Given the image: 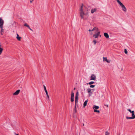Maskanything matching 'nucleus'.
Listing matches in <instances>:
<instances>
[{"mask_svg": "<svg viewBox=\"0 0 135 135\" xmlns=\"http://www.w3.org/2000/svg\"><path fill=\"white\" fill-rule=\"evenodd\" d=\"M79 14L81 19L84 20L88 19L89 16L88 9L83 4H82L79 8Z\"/></svg>", "mask_w": 135, "mask_h": 135, "instance_id": "f257e3e1", "label": "nucleus"}, {"mask_svg": "<svg viewBox=\"0 0 135 135\" xmlns=\"http://www.w3.org/2000/svg\"><path fill=\"white\" fill-rule=\"evenodd\" d=\"M117 2L121 7L122 11L124 12H126L127 9L125 6L120 2L119 0H116Z\"/></svg>", "mask_w": 135, "mask_h": 135, "instance_id": "f03ea898", "label": "nucleus"}, {"mask_svg": "<svg viewBox=\"0 0 135 135\" xmlns=\"http://www.w3.org/2000/svg\"><path fill=\"white\" fill-rule=\"evenodd\" d=\"M98 28L96 27H94L91 30L89 29L88 31L89 32V34L90 35H92L93 34V31H94V33H96V32L98 31Z\"/></svg>", "mask_w": 135, "mask_h": 135, "instance_id": "7ed1b4c3", "label": "nucleus"}, {"mask_svg": "<svg viewBox=\"0 0 135 135\" xmlns=\"http://www.w3.org/2000/svg\"><path fill=\"white\" fill-rule=\"evenodd\" d=\"M95 34H93V36L95 37L96 38H98V37L99 35V34L100 33V31H99L98 28V31L96 32V33H94Z\"/></svg>", "mask_w": 135, "mask_h": 135, "instance_id": "20e7f679", "label": "nucleus"}, {"mask_svg": "<svg viewBox=\"0 0 135 135\" xmlns=\"http://www.w3.org/2000/svg\"><path fill=\"white\" fill-rule=\"evenodd\" d=\"M91 90H94V89H91L90 88H88L87 89V91L88 93H89V97L91 96L92 94V92H91Z\"/></svg>", "mask_w": 135, "mask_h": 135, "instance_id": "39448f33", "label": "nucleus"}, {"mask_svg": "<svg viewBox=\"0 0 135 135\" xmlns=\"http://www.w3.org/2000/svg\"><path fill=\"white\" fill-rule=\"evenodd\" d=\"M74 94L73 91L71 92V101L72 102H73L74 101Z\"/></svg>", "mask_w": 135, "mask_h": 135, "instance_id": "423d86ee", "label": "nucleus"}, {"mask_svg": "<svg viewBox=\"0 0 135 135\" xmlns=\"http://www.w3.org/2000/svg\"><path fill=\"white\" fill-rule=\"evenodd\" d=\"M91 80H95L96 79V76L94 74H92L91 76Z\"/></svg>", "mask_w": 135, "mask_h": 135, "instance_id": "0eeeda50", "label": "nucleus"}, {"mask_svg": "<svg viewBox=\"0 0 135 135\" xmlns=\"http://www.w3.org/2000/svg\"><path fill=\"white\" fill-rule=\"evenodd\" d=\"M78 93L77 92L76 94L75 97V104L76 103L78 102Z\"/></svg>", "mask_w": 135, "mask_h": 135, "instance_id": "6e6552de", "label": "nucleus"}, {"mask_svg": "<svg viewBox=\"0 0 135 135\" xmlns=\"http://www.w3.org/2000/svg\"><path fill=\"white\" fill-rule=\"evenodd\" d=\"M97 9L96 8H93L91 10V13L93 14L95 12H96L97 11Z\"/></svg>", "mask_w": 135, "mask_h": 135, "instance_id": "1a4fd4ad", "label": "nucleus"}, {"mask_svg": "<svg viewBox=\"0 0 135 135\" xmlns=\"http://www.w3.org/2000/svg\"><path fill=\"white\" fill-rule=\"evenodd\" d=\"M20 90H17L13 94L14 95H18L20 93Z\"/></svg>", "mask_w": 135, "mask_h": 135, "instance_id": "9d476101", "label": "nucleus"}, {"mask_svg": "<svg viewBox=\"0 0 135 135\" xmlns=\"http://www.w3.org/2000/svg\"><path fill=\"white\" fill-rule=\"evenodd\" d=\"M99 108V107L98 106L94 105L93 107V108L94 110H95L98 109Z\"/></svg>", "mask_w": 135, "mask_h": 135, "instance_id": "9b49d317", "label": "nucleus"}, {"mask_svg": "<svg viewBox=\"0 0 135 135\" xmlns=\"http://www.w3.org/2000/svg\"><path fill=\"white\" fill-rule=\"evenodd\" d=\"M103 61H105L108 63L110 62V61L107 60L106 57H103Z\"/></svg>", "mask_w": 135, "mask_h": 135, "instance_id": "f8f14e48", "label": "nucleus"}, {"mask_svg": "<svg viewBox=\"0 0 135 135\" xmlns=\"http://www.w3.org/2000/svg\"><path fill=\"white\" fill-rule=\"evenodd\" d=\"M17 36L16 37V38L17 39V40L19 41H20L21 40V37H20L19 35L18 34H17Z\"/></svg>", "mask_w": 135, "mask_h": 135, "instance_id": "ddd939ff", "label": "nucleus"}, {"mask_svg": "<svg viewBox=\"0 0 135 135\" xmlns=\"http://www.w3.org/2000/svg\"><path fill=\"white\" fill-rule=\"evenodd\" d=\"M88 100H86L84 103L83 107H85L86 105L87 104V102H88Z\"/></svg>", "mask_w": 135, "mask_h": 135, "instance_id": "4468645a", "label": "nucleus"}, {"mask_svg": "<svg viewBox=\"0 0 135 135\" xmlns=\"http://www.w3.org/2000/svg\"><path fill=\"white\" fill-rule=\"evenodd\" d=\"M4 21L1 18H0V25H3Z\"/></svg>", "mask_w": 135, "mask_h": 135, "instance_id": "2eb2a0df", "label": "nucleus"}, {"mask_svg": "<svg viewBox=\"0 0 135 135\" xmlns=\"http://www.w3.org/2000/svg\"><path fill=\"white\" fill-rule=\"evenodd\" d=\"M104 35L107 38H108L109 37V35L107 33H104Z\"/></svg>", "mask_w": 135, "mask_h": 135, "instance_id": "dca6fc26", "label": "nucleus"}, {"mask_svg": "<svg viewBox=\"0 0 135 135\" xmlns=\"http://www.w3.org/2000/svg\"><path fill=\"white\" fill-rule=\"evenodd\" d=\"M132 117H133V119H134L135 118V115H134V111H132Z\"/></svg>", "mask_w": 135, "mask_h": 135, "instance_id": "f3484780", "label": "nucleus"}, {"mask_svg": "<svg viewBox=\"0 0 135 135\" xmlns=\"http://www.w3.org/2000/svg\"><path fill=\"white\" fill-rule=\"evenodd\" d=\"M43 87H44V90L46 94L48 93L47 91V90L46 86H45V85H43Z\"/></svg>", "mask_w": 135, "mask_h": 135, "instance_id": "a211bd4d", "label": "nucleus"}, {"mask_svg": "<svg viewBox=\"0 0 135 135\" xmlns=\"http://www.w3.org/2000/svg\"><path fill=\"white\" fill-rule=\"evenodd\" d=\"M24 25L25 26L27 27L30 30H32L31 28H30V27L29 26V25H28L27 24L25 23L24 24Z\"/></svg>", "mask_w": 135, "mask_h": 135, "instance_id": "6ab92c4d", "label": "nucleus"}, {"mask_svg": "<svg viewBox=\"0 0 135 135\" xmlns=\"http://www.w3.org/2000/svg\"><path fill=\"white\" fill-rule=\"evenodd\" d=\"M46 98L47 100H49V99L50 97L48 95V93L46 94Z\"/></svg>", "mask_w": 135, "mask_h": 135, "instance_id": "aec40b11", "label": "nucleus"}, {"mask_svg": "<svg viewBox=\"0 0 135 135\" xmlns=\"http://www.w3.org/2000/svg\"><path fill=\"white\" fill-rule=\"evenodd\" d=\"M3 49L0 47V55H1L3 51Z\"/></svg>", "mask_w": 135, "mask_h": 135, "instance_id": "412c9836", "label": "nucleus"}, {"mask_svg": "<svg viewBox=\"0 0 135 135\" xmlns=\"http://www.w3.org/2000/svg\"><path fill=\"white\" fill-rule=\"evenodd\" d=\"M133 117H126V118H127V119H133Z\"/></svg>", "mask_w": 135, "mask_h": 135, "instance_id": "4be33fe9", "label": "nucleus"}, {"mask_svg": "<svg viewBox=\"0 0 135 135\" xmlns=\"http://www.w3.org/2000/svg\"><path fill=\"white\" fill-rule=\"evenodd\" d=\"M93 42L94 43V45H95V44L97 43V41L95 40H94L93 41Z\"/></svg>", "mask_w": 135, "mask_h": 135, "instance_id": "5701e85b", "label": "nucleus"}, {"mask_svg": "<svg viewBox=\"0 0 135 135\" xmlns=\"http://www.w3.org/2000/svg\"><path fill=\"white\" fill-rule=\"evenodd\" d=\"M94 83V82L91 81L89 83H87V84H89V85H91V84H93Z\"/></svg>", "mask_w": 135, "mask_h": 135, "instance_id": "b1692460", "label": "nucleus"}, {"mask_svg": "<svg viewBox=\"0 0 135 135\" xmlns=\"http://www.w3.org/2000/svg\"><path fill=\"white\" fill-rule=\"evenodd\" d=\"M94 112H97L98 113H100V111L99 110H94Z\"/></svg>", "mask_w": 135, "mask_h": 135, "instance_id": "393cba45", "label": "nucleus"}, {"mask_svg": "<svg viewBox=\"0 0 135 135\" xmlns=\"http://www.w3.org/2000/svg\"><path fill=\"white\" fill-rule=\"evenodd\" d=\"M0 28L1 29H3V25H0Z\"/></svg>", "mask_w": 135, "mask_h": 135, "instance_id": "a878e982", "label": "nucleus"}, {"mask_svg": "<svg viewBox=\"0 0 135 135\" xmlns=\"http://www.w3.org/2000/svg\"><path fill=\"white\" fill-rule=\"evenodd\" d=\"M95 85H91L90 86V87L91 88H93L95 87Z\"/></svg>", "mask_w": 135, "mask_h": 135, "instance_id": "bb28decb", "label": "nucleus"}, {"mask_svg": "<svg viewBox=\"0 0 135 135\" xmlns=\"http://www.w3.org/2000/svg\"><path fill=\"white\" fill-rule=\"evenodd\" d=\"M105 135H109V133L107 131L106 132Z\"/></svg>", "mask_w": 135, "mask_h": 135, "instance_id": "cd10ccee", "label": "nucleus"}, {"mask_svg": "<svg viewBox=\"0 0 135 135\" xmlns=\"http://www.w3.org/2000/svg\"><path fill=\"white\" fill-rule=\"evenodd\" d=\"M124 52L126 54H127V53L128 52L127 49H124Z\"/></svg>", "mask_w": 135, "mask_h": 135, "instance_id": "c85d7f7f", "label": "nucleus"}, {"mask_svg": "<svg viewBox=\"0 0 135 135\" xmlns=\"http://www.w3.org/2000/svg\"><path fill=\"white\" fill-rule=\"evenodd\" d=\"M127 110L130 113H132V111H131V110L130 109H127Z\"/></svg>", "mask_w": 135, "mask_h": 135, "instance_id": "c756f323", "label": "nucleus"}, {"mask_svg": "<svg viewBox=\"0 0 135 135\" xmlns=\"http://www.w3.org/2000/svg\"><path fill=\"white\" fill-rule=\"evenodd\" d=\"M3 32V29H1V34L2 35V33Z\"/></svg>", "mask_w": 135, "mask_h": 135, "instance_id": "7c9ffc66", "label": "nucleus"}, {"mask_svg": "<svg viewBox=\"0 0 135 135\" xmlns=\"http://www.w3.org/2000/svg\"><path fill=\"white\" fill-rule=\"evenodd\" d=\"M105 106H106L107 107H108V105L107 104H106L104 105Z\"/></svg>", "mask_w": 135, "mask_h": 135, "instance_id": "2f4dec72", "label": "nucleus"}, {"mask_svg": "<svg viewBox=\"0 0 135 135\" xmlns=\"http://www.w3.org/2000/svg\"><path fill=\"white\" fill-rule=\"evenodd\" d=\"M30 3H32V1H30Z\"/></svg>", "mask_w": 135, "mask_h": 135, "instance_id": "473e14b6", "label": "nucleus"}, {"mask_svg": "<svg viewBox=\"0 0 135 135\" xmlns=\"http://www.w3.org/2000/svg\"><path fill=\"white\" fill-rule=\"evenodd\" d=\"M99 36L100 37H101V35H100V34H99Z\"/></svg>", "mask_w": 135, "mask_h": 135, "instance_id": "72a5a7b5", "label": "nucleus"}, {"mask_svg": "<svg viewBox=\"0 0 135 135\" xmlns=\"http://www.w3.org/2000/svg\"><path fill=\"white\" fill-rule=\"evenodd\" d=\"M74 90H75V88H74Z\"/></svg>", "mask_w": 135, "mask_h": 135, "instance_id": "f704fd0d", "label": "nucleus"}, {"mask_svg": "<svg viewBox=\"0 0 135 135\" xmlns=\"http://www.w3.org/2000/svg\"><path fill=\"white\" fill-rule=\"evenodd\" d=\"M15 135H19L18 134H16Z\"/></svg>", "mask_w": 135, "mask_h": 135, "instance_id": "c9c22d12", "label": "nucleus"}, {"mask_svg": "<svg viewBox=\"0 0 135 135\" xmlns=\"http://www.w3.org/2000/svg\"><path fill=\"white\" fill-rule=\"evenodd\" d=\"M123 70V69H121V70Z\"/></svg>", "mask_w": 135, "mask_h": 135, "instance_id": "e433bc0d", "label": "nucleus"}, {"mask_svg": "<svg viewBox=\"0 0 135 135\" xmlns=\"http://www.w3.org/2000/svg\"><path fill=\"white\" fill-rule=\"evenodd\" d=\"M32 1H33L34 0H31Z\"/></svg>", "mask_w": 135, "mask_h": 135, "instance_id": "4c0bfd02", "label": "nucleus"}]
</instances>
